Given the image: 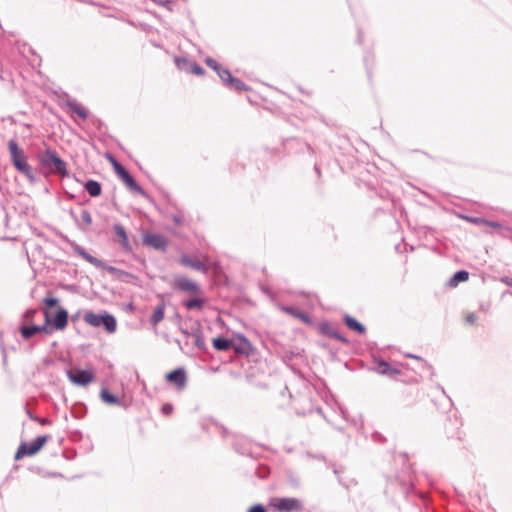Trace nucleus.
Returning <instances> with one entry per match:
<instances>
[{"instance_id": "f257e3e1", "label": "nucleus", "mask_w": 512, "mask_h": 512, "mask_svg": "<svg viewBox=\"0 0 512 512\" xmlns=\"http://www.w3.org/2000/svg\"><path fill=\"white\" fill-rule=\"evenodd\" d=\"M10 161L17 172L24 175L30 184L37 182L35 172H40L45 178L51 175L69 178L71 176L67 162L61 158L58 152L48 147L37 153L39 169L34 170L28 162V157L24 150L19 146L16 139H10L7 143Z\"/></svg>"}, {"instance_id": "f03ea898", "label": "nucleus", "mask_w": 512, "mask_h": 512, "mask_svg": "<svg viewBox=\"0 0 512 512\" xmlns=\"http://www.w3.org/2000/svg\"><path fill=\"white\" fill-rule=\"evenodd\" d=\"M171 287L174 291L191 294L188 299L183 300L181 303L189 311L202 310L207 303V299L200 295V285L186 276L175 275Z\"/></svg>"}, {"instance_id": "7ed1b4c3", "label": "nucleus", "mask_w": 512, "mask_h": 512, "mask_svg": "<svg viewBox=\"0 0 512 512\" xmlns=\"http://www.w3.org/2000/svg\"><path fill=\"white\" fill-rule=\"evenodd\" d=\"M106 158L110 161L113 166L114 172L116 175L124 182V184L133 192L141 195L145 199H147L150 203H152L155 207L157 206L154 198L149 195L135 180V178L130 174V172L110 153L106 154Z\"/></svg>"}, {"instance_id": "20e7f679", "label": "nucleus", "mask_w": 512, "mask_h": 512, "mask_svg": "<svg viewBox=\"0 0 512 512\" xmlns=\"http://www.w3.org/2000/svg\"><path fill=\"white\" fill-rule=\"evenodd\" d=\"M84 321L95 328L103 327L109 334L114 333L117 329V320L115 316L107 311L100 313L88 311L84 315Z\"/></svg>"}, {"instance_id": "39448f33", "label": "nucleus", "mask_w": 512, "mask_h": 512, "mask_svg": "<svg viewBox=\"0 0 512 512\" xmlns=\"http://www.w3.org/2000/svg\"><path fill=\"white\" fill-rule=\"evenodd\" d=\"M49 438V435H39L30 442L22 441L17 448L14 459L18 461L23 457L36 455L44 447Z\"/></svg>"}, {"instance_id": "423d86ee", "label": "nucleus", "mask_w": 512, "mask_h": 512, "mask_svg": "<svg viewBox=\"0 0 512 512\" xmlns=\"http://www.w3.org/2000/svg\"><path fill=\"white\" fill-rule=\"evenodd\" d=\"M50 324H51L50 312L44 311V324H42V325H38L35 323L21 324L19 326V331L24 340H29L37 333L52 334L53 328L50 327Z\"/></svg>"}, {"instance_id": "0eeeda50", "label": "nucleus", "mask_w": 512, "mask_h": 512, "mask_svg": "<svg viewBox=\"0 0 512 512\" xmlns=\"http://www.w3.org/2000/svg\"><path fill=\"white\" fill-rule=\"evenodd\" d=\"M66 375L72 384L80 387L89 385L95 379V373L92 369H81L75 367L67 369Z\"/></svg>"}, {"instance_id": "6e6552de", "label": "nucleus", "mask_w": 512, "mask_h": 512, "mask_svg": "<svg viewBox=\"0 0 512 512\" xmlns=\"http://www.w3.org/2000/svg\"><path fill=\"white\" fill-rule=\"evenodd\" d=\"M270 505L279 512H301L304 509L301 500L293 497L274 498L270 502Z\"/></svg>"}, {"instance_id": "1a4fd4ad", "label": "nucleus", "mask_w": 512, "mask_h": 512, "mask_svg": "<svg viewBox=\"0 0 512 512\" xmlns=\"http://www.w3.org/2000/svg\"><path fill=\"white\" fill-rule=\"evenodd\" d=\"M142 244L165 253L167 251L168 241L161 233L145 232L142 234Z\"/></svg>"}, {"instance_id": "9d476101", "label": "nucleus", "mask_w": 512, "mask_h": 512, "mask_svg": "<svg viewBox=\"0 0 512 512\" xmlns=\"http://www.w3.org/2000/svg\"><path fill=\"white\" fill-rule=\"evenodd\" d=\"M234 352L241 356L249 357L255 351V347L251 341L242 333H235L232 336Z\"/></svg>"}, {"instance_id": "9b49d317", "label": "nucleus", "mask_w": 512, "mask_h": 512, "mask_svg": "<svg viewBox=\"0 0 512 512\" xmlns=\"http://www.w3.org/2000/svg\"><path fill=\"white\" fill-rule=\"evenodd\" d=\"M62 239L64 241H66L67 243L70 244L72 250L77 254L79 255L80 257H82L85 261H87L88 263L94 265L95 267L97 268H102V269H106L107 267V264L101 260V259H98L97 257L91 255L90 253H88L81 245H79L78 243H76L75 241L73 240H70L67 236L65 235H62Z\"/></svg>"}, {"instance_id": "f8f14e48", "label": "nucleus", "mask_w": 512, "mask_h": 512, "mask_svg": "<svg viewBox=\"0 0 512 512\" xmlns=\"http://www.w3.org/2000/svg\"><path fill=\"white\" fill-rule=\"evenodd\" d=\"M408 474L402 476L398 474L396 476L397 481L399 482L401 492L405 498H409L411 496H416L418 498H422L423 494L416 490L415 484L413 482V475L410 471V467L407 468Z\"/></svg>"}, {"instance_id": "ddd939ff", "label": "nucleus", "mask_w": 512, "mask_h": 512, "mask_svg": "<svg viewBox=\"0 0 512 512\" xmlns=\"http://www.w3.org/2000/svg\"><path fill=\"white\" fill-rule=\"evenodd\" d=\"M165 381L181 391L186 388L188 376L184 367H177L165 374Z\"/></svg>"}, {"instance_id": "4468645a", "label": "nucleus", "mask_w": 512, "mask_h": 512, "mask_svg": "<svg viewBox=\"0 0 512 512\" xmlns=\"http://www.w3.org/2000/svg\"><path fill=\"white\" fill-rule=\"evenodd\" d=\"M231 445L233 450L239 455L254 458L252 453V442L246 436L241 434H233Z\"/></svg>"}, {"instance_id": "2eb2a0df", "label": "nucleus", "mask_w": 512, "mask_h": 512, "mask_svg": "<svg viewBox=\"0 0 512 512\" xmlns=\"http://www.w3.org/2000/svg\"><path fill=\"white\" fill-rule=\"evenodd\" d=\"M317 331L322 336H326L335 339L345 345H349V340L344 335L335 330L327 320H324L318 324Z\"/></svg>"}, {"instance_id": "dca6fc26", "label": "nucleus", "mask_w": 512, "mask_h": 512, "mask_svg": "<svg viewBox=\"0 0 512 512\" xmlns=\"http://www.w3.org/2000/svg\"><path fill=\"white\" fill-rule=\"evenodd\" d=\"M108 273L115 276L117 280L123 283L133 284L138 286L139 285V277L135 274H132L130 272H127L125 270L119 269L114 266L107 265L105 269Z\"/></svg>"}, {"instance_id": "f3484780", "label": "nucleus", "mask_w": 512, "mask_h": 512, "mask_svg": "<svg viewBox=\"0 0 512 512\" xmlns=\"http://www.w3.org/2000/svg\"><path fill=\"white\" fill-rule=\"evenodd\" d=\"M285 147L286 149L294 151L296 153H308L309 155L314 154V150L308 142H305L300 138L296 137L286 139Z\"/></svg>"}, {"instance_id": "a211bd4d", "label": "nucleus", "mask_w": 512, "mask_h": 512, "mask_svg": "<svg viewBox=\"0 0 512 512\" xmlns=\"http://www.w3.org/2000/svg\"><path fill=\"white\" fill-rule=\"evenodd\" d=\"M69 321V313L68 310L63 307H58L55 315L51 318L50 327L53 328V331H62L64 330Z\"/></svg>"}, {"instance_id": "6ab92c4d", "label": "nucleus", "mask_w": 512, "mask_h": 512, "mask_svg": "<svg viewBox=\"0 0 512 512\" xmlns=\"http://www.w3.org/2000/svg\"><path fill=\"white\" fill-rule=\"evenodd\" d=\"M113 231L118 238V243L122 247L123 251L127 254L132 253L133 248L130 244L127 231L121 223H115L113 225Z\"/></svg>"}, {"instance_id": "aec40b11", "label": "nucleus", "mask_w": 512, "mask_h": 512, "mask_svg": "<svg viewBox=\"0 0 512 512\" xmlns=\"http://www.w3.org/2000/svg\"><path fill=\"white\" fill-rule=\"evenodd\" d=\"M281 310L283 312L295 317L296 319L302 321L307 326L314 325V320L312 319V317L307 312L300 310L299 308H297L295 306H283L281 308Z\"/></svg>"}, {"instance_id": "412c9836", "label": "nucleus", "mask_w": 512, "mask_h": 512, "mask_svg": "<svg viewBox=\"0 0 512 512\" xmlns=\"http://www.w3.org/2000/svg\"><path fill=\"white\" fill-rule=\"evenodd\" d=\"M100 400L109 406L124 407V402L116 395L113 394L107 387L103 386L99 394Z\"/></svg>"}, {"instance_id": "4be33fe9", "label": "nucleus", "mask_w": 512, "mask_h": 512, "mask_svg": "<svg viewBox=\"0 0 512 512\" xmlns=\"http://www.w3.org/2000/svg\"><path fill=\"white\" fill-rule=\"evenodd\" d=\"M191 329V336L194 338V345L198 348L199 351L207 352L208 348L203 337L200 322L196 321L195 325L192 326Z\"/></svg>"}, {"instance_id": "5701e85b", "label": "nucleus", "mask_w": 512, "mask_h": 512, "mask_svg": "<svg viewBox=\"0 0 512 512\" xmlns=\"http://www.w3.org/2000/svg\"><path fill=\"white\" fill-rule=\"evenodd\" d=\"M223 84L230 90L241 92V91H249L250 87L247 86L241 79L234 77L231 72L224 79Z\"/></svg>"}, {"instance_id": "b1692460", "label": "nucleus", "mask_w": 512, "mask_h": 512, "mask_svg": "<svg viewBox=\"0 0 512 512\" xmlns=\"http://www.w3.org/2000/svg\"><path fill=\"white\" fill-rule=\"evenodd\" d=\"M67 100L64 102L65 106L68 107L73 113L77 114L81 119L86 120L89 117V111L81 104H79L75 99L69 97L66 94Z\"/></svg>"}, {"instance_id": "393cba45", "label": "nucleus", "mask_w": 512, "mask_h": 512, "mask_svg": "<svg viewBox=\"0 0 512 512\" xmlns=\"http://www.w3.org/2000/svg\"><path fill=\"white\" fill-rule=\"evenodd\" d=\"M179 263L186 267H191L197 271H201L205 273L207 271V266L199 259L197 258H191L187 254H182V256L179 259Z\"/></svg>"}, {"instance_id": "a878e982", "label": "nucleus", "mask_w": 512, "mask_h": 512, "mask_svg": "<svg viewBox=\"0 0 512 512\" xmlns=\"http://www.w3.org/2000/svg\"><path fill=\"white\" fill-rule=\"evenodd\" d=\"M343 322L348 329L356 332L359 335H362L366 332V327L361 322H359L355 317L349 314H345L343 316Z\"/></svg>"}, {"instance_id": "bb28decb", "label": "nucleus", "mask_w": 512, "mask_h": 512, "mask_svg": "<svg viewBox=\"0 0 512 512\" xmlns=\"http://www.w3.org/2000/svg\"><path fill=\"white\" fill-rule=\"evenodd\" d=\"M213 348L219 352H225L232 349L233 340L223 335H219L212 340Z\"/></svg>"}, {"instance_id": "cd10ccee", "label": "nucleus", "mask_w": 512, "mask_h": 512, "mask_svg": "<svg viewBox=\"0 0 512 512\" xmlns=\"http://www.w3.org/2000/svg\"><path fill=\"white\" fill-rule=\"evenodd\" d=\"M205 64L210 68L212 69L213 71H215L218 75V77L222 80V82L224 81V79L229 75L230 73V70H228L227 68H224L220 63H218L214 58L212 57H206L205 59Z\"/></svg>"}, {"instance_id": "c85d7f7f", "label": "nucleus", "mask_w": 512, "mask_h": 512, "mask_svg": "<svg viewBox=\"0 0 512 512\" xmlns=\"http://www.w3.org/2000/svg\"><path fill=\"white\" fill-rule=\"evenodd\" d=\"M85 191L93 198L98 197L102 194V184L93 179H88L83 183Z\"/></svg>"}, {"instance_id": "c756f323", "label": "nucleus", "mask_w": 512, "mask_h": 512, "mask_svg": "<svg viewBox=\"0 0 512 512\" xmlns=\"http://www.w3.org/2000/svg\"><path fill=\"white\" fill-rule=\"evenodd\" d=\"M165 317V302L162 300L150 315L149 322L152 326L158 325Z\"/></svg>"}, {"instance_id": "7c9ffc66", "label": "nucleus", "mask_w": 512, "mask_h": 512, "mask_svg": "<svg viewBox=\"0 0 512 512\" xmlns=\"http://www.w3.org/2000/svg\"><path fill=\"white\" fill-rule=\"evenodd\" d=\"M469 276L470 274L467 270H458L450 277L447 285L452 288L457 287L460 283L466 282L469 279Z\"/></svg>"}, {"instance_id": "2f4dec72", "label": "nucleus", "mask_w": 512, "mask_h": 512, "mask_svg": "<svg viewBox=\"0 0 512 512\" xmlns=\"http://www.w3.org/2000/svg\"><path fill=\"white\" fill-rule=\"evenodd\" d=\"M285 482L294 489H298L301 484L299 476L291 469L285 470Z\"/></svg>"}, {"instance_id": "473e14b6", "label": "nucleus", "mask_w": 512, "mask_h": 512, "mask_svg": "<svg viewBox=\"0 0 512 512\" xmlns=\"http://www.w3.org/2000/svg\"><path fill=\"white\" fill-rule=\"evenodd\" d=\"M174 62H175L177 69H179L180 71L189 73V69L192 66L194 60H191L184 56H177V57H175Z\"/></svg>"}, {"instance_id": "72a5a7b5", "label": "nucleus", "mask_w": 512, "mask_h": 512, "mask_svg": "<svg viewBox=\"0 0 512 512\" xmlns=\"http://www.w3.org/2000/svg\"><path fill=\"white\" fill-rule=\"evenodd\" d=\"M87 413V406L83 402H76L71 407V415L74 418L81 419Z\"/></svg>"}, {"instance_id": "f704fd0d", "label": "nucleus", "mask_w": 512, "mask_h": 512, "mask_svg": "<svg viewBox=\"0 0 512 512\" xmlns=\"http://www.w3.org/2000/svg\"><path fill=\"white\" fill-rule=\"evenodd\" d=\"M374 361L376 363V367L370 368V370L378 374H387L386 369H388L390 363L382 358H375Z\"/></svg>"}, {"instance_id": "c9c22d12", "label": "nucleus", "mask_w": 512, "mask_h": 512, "mask_svg": "<svg viewBox=\"0 0 512 512\" xmlns=\"http://www.w3.org/2000/svg\"><path fill=\"white\" fill-rule=\"evenodd\" d=\"M458 424V421L455 420L454 422H452L451 420H448V423L445 425V431H446V434H447V437L448 438H457L459 440H462V432L456 428V430H452L450 429V425L451 426H455Z\"/></svg>"}, {"instance_id": "e433bc0d", "label": "nucleus", "mask_w": 512, "mask_h": 512, "mask_svg": "<svg viewBox=\"0 0 512 512\" xmlns=\"http://www.w3.org/2000/svg\"><path fill=\"white\" fill-rule=\"evenodd\" d=\"M374 60H375V57H374L373 52L368 51L365 53L363 61H364L367 76L369 79L371 78V75H372V66L374 64Z\"/></svg>"}, {"instance_id": "4c0bfd02", "label": "nucleus", "mask_w": 512, "mask_h": 512, "mask_svg": "<svg viewBox=\"0 0 512 512\" xmlns=\"http://www.w3.org/2000/svg\"><path fill=\"white\" fill-rule=\"evenodd\" d=\"M255 474L259 479H267L270 475V468L265 464H258L255 470Z\"/></svg>"}, {"instance_id": "58836bf2", "label": "nucleus", "mask_w": 512, "mask_h": 512, "mask_svg": "<svg viewBox=\"0 0 512 512\" xmlns=\"http://www.w3.org/2000/svg\"><path fill=\"white\" fill-rule=\"evenodd\" d=\"M45 311H48L59 304V299L54 296H47L43 299Z\"/></svg>"}, {"instance_id": "ea45409f", "label": "nucleus", "mask_w": 512, "mask_h": 512, "mask_svg": "<svg viewBox=\"0 0 512 512\" xmlns=\"http://www.w3.org/2000/svg\"><path fill=\"white\" fill-rule=\"evenodd\" d=\"M484 225L488 226V227H491V228H495V229H504L505 231L507 232H511L512 233V228L508 227V226H503L500 222L498 221H493V220H489V219H486L485 218V222H484Z\"/></svg>"}, {"instance_id": "a19ab883", "label": "nucleus", "mask_w": 512, "mask_h": 512, "mask_svg": "<svg viewBox=\"0 0 512 512\" xmlns=\"http://www.w3.org/2000/svg\"><path fill=\"white\" fill-rule=\"evenodd\" d=\"M189 73L197 75V76H201V75H204L205 69L200 64H198L196 61H194L192 66L189 69Z\"/></svg>"}, {"instance_id": "79ce46f5", "label": "nucleus", "mask_w": 512, "mask_h": 512, "mask_svg": "<svg viewBox=\"0 0 512 512\" xmlns=\"http://www.w3.org/2000/svg\"><path fill=\"white\" fill-rule=\"evenodd\" d=\"M461 218L472 223V224H475V225H484V222H485L484 217L463 215V216H461Z\"/></svg>"}, {"instance_id": "37998d69", "label": "nucleus", "mask_w": 512, "mask_h": 512, "mask_svg": "<svg viewBox=\"0 0 512 512\" xmlns=\"http://www.w3.org/2000/svg\"><path fill=\"white\" fill-rule=\"evenodd\" d=\"M81 220L87 227L90 226L92 224L91 213L88 210L83 209L81 211Z\"/></svg>"}, {"instance_id": "c03bdc74", "label": "nucleus", "mask_w": 512, "mask_h": 512, "mask_svg": "<svg viewBox=\"0 0 512 512\" xmlns=\"http://www.w3.org/2000/svg\"><path fill=\"white\" fill-rule=\"evenodd\" d=\"M386 370H387V374H383V375L389 377L390 379H396V376L401 373L400 369L392 366L391 364L388 367V369H386Z\"/></svg>"}, {"instance_id": "a18cd8bd", "label": "nucleus", "mask_w": 512, "mask_h": 512, "mask_svg": "<svg viewBox=\"0 0 512 512\" xmlns=\"http://www.w3.org/2000/svg\"><path fill=\"white\" fill-rule=\"evenodd\" d=\"M54 364H55V361L52 358L46 357L43 359L41 365L37 367V372H43L45 367H48V366H51Z\"/></svg>"}, {"instance_id": "49530a36", "label": "nucleus", "mask_w": 512, "mask_h": 512, "mask_svg": "<svg viewBox=\"0 0 512 512\" xmlns=\"http://www.w3.org/2000/svg\"><path fill=\"white\" fill-rule=\"evenodd\" d=\"M153 3L165 7L169 11H173V8L171 6L173 0H151Z\"/></svg>"}, {"instance_id": "de8ad7c7", "label": "nucleus", "mask_w": 512, "mask_h": 512, "mask_svg": "<svg viewBox=\"0 0 512 512\" xmlns=\"http://www.w3.org/2000/svg\"><path fill=\"white\" fill-rule=\"evenodd\" d=\"M406 357L422 361L424 363V366L430 371L431 376L434 375V371H433L432 365H430L429 363L424 361L420 356H417L415 354H407Z\"/></svg>"}, {"instance_id": "09e8293b", "label": "nucleus", "mask_w": 512, "mask_h": 512, "mask_svg": "<svg viewBox=\"0 0 512 512\" xmlns=\"http://www.w3.org/2000/svg\"><path fill=\"white\" fill-rule=\"evenodd\" d=\"M174 410V407L171 403L167 402V403H164L161 407V413L164 415V416H169L172 414Z\"/></svg>"}, {"instance_id": "8fccbe9b", "label": "nucleus", "mask_w": 512, "mask_h": 512, "mask_svg": "<svg viewBox=\"0 0 512 512\" xmlns=\"http://www.w3.org/2000/svg\"><path fill=\"white\" fill-rule=\"evenodd\" d=\"M499 281L509 287L512 288V277L510 276H501L499 278ZM504 294H509L511 297H512V292L511 291H505Z\"/></svg>"}, {"instance_id": "3c124183", "label": "nucleus", "mask_w": 512, "mask_h": 512, "mask_svg": "<svg viewBox=\"0 0 512 512\" xmlns=\"http://www.w3.org/2000/svg\"><path fill=\"white\" fill-rule=\"evenodd\" d=\"M69 215H70V217L73 219V221L75 222V224H76V226H77V228H78L79 230H81V231H86V227H83V226L81 225V223L79 222V219H78V217H77V215H76V213H75V211H74L73 209H70V210H69Z\"/></svg>"}, {"instance_id": "603ef678", "label": "nucleus", "mask_w": 512, "mask_h": 512, "mask_svg": "<svg viewBox=\"0 0 512 512\" xmlns=\"http://www.w3.org/2000/svg\"><path fill=\"white\" fill-rule=\"evenodd\" d=\"M372 440L379 444H384L386 442V437L383 436L380 432L375 431L372 433Z\"/></svg>"}, {"instance_id": "864d4df0", "label": "nucleus", "mask_w": 512, "mask_h": 512, "mask_svg": "<svg viewBox=\"0 0 512 512\" xmlns=\"http://www.w3.org/2000/svg\"><path fill=\"white\" fill-rule=\"evenodd\" d=\"M37 313V309L35 308H28L23 314L22 318L25 320H32Z\"/></svg>"}, {"instance_id": "5fc2aeb1", "label": "nucleus", "mask_w": 512, "mask_h": 512, "mask_svg": "<svg viewBox=\"0 0 512 512\" xmlns=\"http://www.w3.org/2000/svg\"><path fill=\"white\" fill-rule=\"evenodd\" d=\"M247 512H267V508L263 504L257 503L252 505Z\"/></svg>"}, {"instance_id": "6e6d98bb", "label": "nucleus", "mask_w": 512, "mask_h": 512, "mask_svg": "<svg viewBox=\"0 0 512 512\" xmlns=\"http://www.w3.org/2000/svg\"><path fill=\"white\" fill-rule=\"evenodd\" d=\"M83 434L80 430H74L71 432L70 438L73 442H80L82 440Z\"/></svg>"}, {"instance_id": "4d7b16f0", "label": "nucleus", "mask_w": 512, "mask_h": 512, "mask_svg": "<svg viewBox=\"0 0 512 512\" xmlns=\"http://www.w3.org/2000/svg\"><path fill=\"white\" fill-rule=\"evenodd\" d=\"M215 425H216L217 427H219V428H220V430H221V435H222V437H223V438H225V439H226V438H228L230 435H231V436L233 435V434H231V433L228 431V429H227L224 425L219 424L218 422H215Z\"/></svg>"}, {"instance_id": "13d9d810", "label": "nucleus", "mask_w": 512, "mask_h": 512, "mask_svg": "<svg viewBox=\"0 0 512 512\" xmlns=\"http://www.w3.org/2000/svg\"><path fill=\"white\" fill-rule=\"evenodd\" d=\"M342 471H343V468H342V467L333 466V473L338 477V482H339L341 485H343V486L347 487L346 483H344V482L342 481V479L340 478V473H341Z\"/></svg>"}, {"instance_id": "bf43d9fd", "label": "nucleus", "mask_w": 512, "mask_h": 512, "mask_svg": "<svg viewBox=\"0 0 512 512\" xmlns=\"http://www.w3.org/2000/svg\"><path fill=\"white\" fill-rule=\"evenodd\" d=\"M172 220L175 223V225L178 226V227H180V226H182L184 224V220H183L182 216L179 215V214H173L172 215Z\"/></svg>"}, {"instance_id": "052dcab7", "label": "nucleus", "mask_w": 512, "mask_h": 512, "mask_svg": "<svg viewBox=\"0 0 512 512\" xmlns=\"http://www.w3.org/2000/svg\"><path fill=\"white\" fill-rule=\"evenodd\" d=\"M477 320V316L475 313H469L467 316H466V321L467 323L469 324H474Z\"/></svg>"}, {"instance_id": "680f3d73", "label": "nucleus", "mask_w": 512, "mask_h": 512, "mask_svg": "<svg viewBox=\"0 0 512 512\" xmlns=\"http://www.w3.org/2000/svg\"><path fill=\"white\" fill-rule=\"evenodd\" d=\"M363 31L360 27L357 28V38H356V42L357 44H362L363 43Z\"/></svg>"}, {"instance_id": "e2e57ef3", "label": "nucleus", "mask_w": 512, "mask_h": 512, "mask_svg": "<svg viewBox=\"0 0 512 512\" xmlns=\"http://www.w3.org/2000/svg\"><path fill=\"white\" fill-rule=\"evenodd\" d=\"M63 455L67 460H73L77 456V453L75 450H72L71 452H64Z\"/></svg>"}, {"instance_id": "0e129e2a", "label": "nucleus", "mask_w": 512, "mask_h": 512, "mask_svg": "<svg viewBox=\"0 0 512 512\" xmlns=\"http://www.w3.org/2000/svg\"><path fill=\"white\" fill-rule=\"evenodd\" d=\"M26 414L28 417L33 421H39V417L35 416L27 407H26Z\"/></svg>"}, {"instance_id": "69168bd1", "label": "nucleus", "mask_w": 512, "mask_h": 512, "mask_svg": "<svg viewBox=\"0 0 512 512\" xmlns=\"http://www.w3.org/2000/svg\"><path fill=\"white\" fill-rule=\"evenodd\" d=\"M310 457L319 461H325V456L323 454H313L310 455Z\"/></svg>"}, {"instance_id": "338daca9", "label": "nucleus", "mask_w": 512, "mask_h": 512, "mask_svg": "<svg viewBox=\"0 0 512 512\" xmlns=\"http://www.w3.org/2000/svg\"><path fill=\"white\" fill-rule=\"evenodd\" d=\"M314 171H315L317 177L320 178L321 177V170H320V167H319V165L317 163L314 164Z\"/></svg>"}, {"instance_id": "774afa93", "label": "nucleus", "mask_w": 512, "mask_h": 512, "mask_svg": "<svg viewBox=\"0 0 512 512\" xmlns=\"http://www.w3.org/2000/svg\"><path fill=\"white\" fill-rule=\"evenodd\" d=\"M80 311H78L76 314L72 315L71 320L72 322H76L79 319Z\"/></svg>"}]
</instances>
